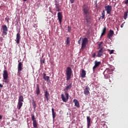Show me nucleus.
Returning <instances> with one entry per match:
<instances>
[{
    "label": "nucleus",
    "instance_id": "nucleus-1",
    "mask_svg": "<svg viewBox=\"0 0 128 128\" xmlns=\"http://www.w3.org/2000/svg\"><path fill=\"white\" fill-rule=\"evenodd\" d=\"M82 11L84 13L85 18H88V14H90V6L87 4H84L82 6Z\"/></svg>",
    "mask_w": 128,
    "mask_h": 128
},
{
    "label": "nucleus",
    "instance_id": "nucleus-2",
    "mask_svg": "<svg viewBox=\"0 0 128 128\" xmlns=\"http://www.w3.org/2000/svg\"><path fill=\"white\" fill-rule=\"evenodd\" d=\"M72 68L68 66L66 69V80H69L72 78Z\"/></svg>",
    "mask_w": 128,
    "mask_h": 128
},
{
    "label": "nucleus",
    "instance_id": "nucleus-3",
    "mask_svg": "<svg viewBox=\"0 0 128 128\" xmlns=\"http://www.w3.org/2000/svg\"><path fill=\"white\" fill-rule=\"evenodd\" d=\"M24 102V98L22 95H20L18 97V103L17 108L18 110H20L23 106V102Z\"/></svg>",
    "mask_w": 128,
    "mask_h": 128
},
{
    "label": "nucleus",
    "instance_id": "nucleus-4",
    "mask_svg": "<svg viewBox=\"0 0 128 128\" xmlns=\"http://www.w3.org/2000/svg\"><path fill=\"white\" fill-rule=\"evenodd\" d=\"M88 42V40L86 38H82V47L81 49L84 50L86 46V44Z\"/></svg>",
    "mask_w": 128,
    "mask_h": 128
},
{
    "label": "nucleus",
    "instance_id": "nucleus-5",
    "mask_svg": "<svg viewBox=\"0 0 128 128\" xmlns=\"http://www.w3.org/2000/svg\"><path fill=\"white\" fill-rule=\"evenodd\" d=\"M2 34L4 36H6L8 34V28L6 25H2Z\"/></svg>",
    "mask_w": 128,
    "mask_h": 128
},
{
    "label": "nucleus",
    "instance_id": "nucleus-6",
    "mask_svg": "<svg viewBox=\"0 0 128 128\" xmlns=\"http://www.w3.org/2000/svg\"><path fill=\"white\" fill-rule=\"evenodd\" d=\"M65 95H66V98L64 94H62L61 98H62V100L64 102H66L67 100H68V93H67V92H66Z\"/></svg>",
    "mask_w": 128,
    "mask_h": 128
},
{
    "label": "nucleus",
    "instance_id": "nucleus-7",
    "mask_svg": "<svg viewBox=\"0 0 128 128\" xmlns=\"http://www.w3.org/2000/svg\"><path fill=\"white\" fill-rule=\"evenodd\" d=\"M90 88L87 85L84 90V94L85 96H88L90 94Z\"/></svg>",
    "mask_w": 128,
    "mask_h": 128
},
{
    "label": "nucleus",
    "instance_id": "nucleus-8",
    "mask_svg": "<svg viewBox=\"0 0 128 128\" xmlns=\"http://www.w3.org/2000/svg\"><path fill=\"white\" fill-rule=\"evenodd\" d=\"M105 11L106 12L107 14H110L112 11V6L108 5L104 6Z\"/></svg>",
    "mask_w": 128,
    "mask_h": 128
},
{
    "label": "nucleus",
    "instance_id": "nucleus-9",
    "mask_svg": "<svg viewBox=\"0 0 128 128\" xmlns=\"http://www.w3.org/2000/svg\"><path fill=\"white\" fill-rule=\"evenodd\" d=\"M58 18L60 22V24H62V22L63 16L62 12H58Z\"/></svg>",
    "mask_w": 128,
    "mask_h": 128
},
{
    "label": "nucleus",
    "instance_id": "nucleus-10",
    "mask_svg": "<svg viewBox=\"0 0 128 128\" xmlns=\"http://www.w3.org/2000/svg\"><path fill=\"white\" fill-rule=\"evenodd\" d=\"M101 64V62L100 61H98L97 60H96L94 61V65L93 66L92 70L94 71V70L100 66Z\"/></svg>",
    "mask_w": 128,
    "mask_h": 128
},
{
    "label": "nucleus",
    "instance_id": "nucleus-11",
    "mask_svg": "<svg viewBox=\"0 0 128 128\" xmlns=\"http://www.w3.org/2000/svg\"><path fill=\"white\" fill-rule=\"evenodd\" d=\"M21 39L20 34L18 33L16 36V39L15 40L16 42L18 44H19L20 43V40Z\"/></svg>",
    "mask_w": 128,
    "mask_h": 128
},
{
    "label": "nucleus",
    "instance_id": "nucleus-12",
    "mask_svg": "<svg viewBox=\"0 0 128 128\" xmlns=\"http://www.w3.org/2000/svg\"><path fill=\"white\" fill-rule=\"evenodd\" d=\"M8 78V74L7 70H4L3 72V78L4 80H6Z\"/></svg>",
    "mask_w": 128,
    "mask_h": 128
},
{
    "label": "nucleus",
    "instance_id": "nucleus-13",
    "mask_svg": "<svg viewBox=\"0 0 128 128\" xmlns=\"http://www.w3.org/2000/svg\"><path fill=\"white\" fill-rule=\"evenodd\" d=\"M50 94L49 92L48 91V90H44V97L47 101H48L50 100Z\"/></svg>",
    "mask_w": 128,
    "mask_h": 128
},
{
    "label": "nucleus",
    "instance_id": "nucleus-14",
    "mask_svg": "<svg viewBox=\"0 0 128 128\" xmlns=\"http://www.w3.org/2000/svg\"><path fill=\"white\" fill-rule=\"evenodd\" d=\"M18 72H20L22 70V62H20V60H18Z\"/></svg>",
    "mask_w": 128,
    "mask_h": 128
},
{
    "label": "nucleus",
    "instance_id": "nucleus-15",
    "mask_svg": "<svg viewBox=\"0 0 128 128\" xmlns=\"http://www.w3.org/2000/svg\"><path fill=\"white\" fill-rule=\"evenodd\" d=\"M114 34V30H110L109 31V32L108 34L107 38L108 39H111V38L112 37L113 35Z\"/></svg>",
    "mask_w": 128,
    "mask_h": 128
},
{
    "label": "nucleus",
    "instance_id": "nucleus-16",
    "mask_svg": "<svg viewBox=\"0 0 128 128\" xmlns=\"http://www.w3.org/2000/svg\"><path fill=\"white\" fill-rule=\"evenodd\" d=\"M36 92L37 96H38L40 94V86L39 84H36Z\"/></svg>",
    "mask_w": 128,
    "mask_h": 128
},
{
    "label": "nucleus",
    "instance_id": "nucleus-17",
    "mask_svg": "<svg viewBox=\"0 0 128 128\" xmlns=\"http://www.w3.org/2000/svg\"><path fill=\"white\" fill-rule=\"evenodd\" d=\"M103 53H104V49L103 48H100L98 51L97 56L98 57V58L101 57L103 55Z\"/></svg>",
    "mask_w": 128,
    "mask_h": 128
},
{
    "label": "nucleus",
    "instance_id": "nucleus-18",
    "mask_svg": "<svg viewBox=\"0 0 128 128\" xmlns=\"http://www.w3.org/2000/svg\"><path fill=\"white\" fill-rule=\"evenodd\" d=\"M73 102L74 104V106L77 107L78 108H80V102L76 99H74L73 100Z\"/></svg>",
    "mask_w": 128,
    "mask_h": 128
},
{
    "label": "nucleus",
    "instance_id": "nucleus-19",
    "mask_svg": "<svg viewBox=\"0 0 128 128\" xmlns=\"http://www.w3.org/2000/svg\"><path fill=\"white\" fill-rule=\"evenodd\" d=\"M43 78L45 80H46L47 82H50V76H46V73L43 74Z\"/></svg>",
    "mask_w": 128,
    "mask_h": 128
},
{
    "label": "nucleus",
    "instance_id": "nucleus-20",
    "mask_svg": "<svg viewBox=\"0 0 128 128\" xmlns=\"http://www.w3.org/2000/svg\"><path fill=\"white\" fill-rule=\"evenodd\" d=\"M87 126L88 128H90V116H87Z\"/></svg>",
    "mask_w": 128,
    "mask_h": 128
},
{
    "label": "nucleus",
    "instance_id": "nucleus-21",
    "mask_svg": "<svg viewBox=\"0 0 128 128\" xmlns=\"http://www.w3.org/2000/svg\"><path fill=\"white\" fill-rule=\"evenodd\" d=\"M86 73L84 69H82V72L80 73V76L82 78H86Z\"/></svg>",
    "mask_w": 128,
    "mask_h": 128
},
{
    "label": "nucleus",
    "instance_id": "nucleus-22",
    "mask_svg": "<svg viewBox=\"0 0 128 128\" xmlns=\"http://www.w3.org/2000/svg\"><path fill=\"white\" fill-rule=\"evenodd\" d=\"M55 6H56V12L61 11L60 6V4H55Z\"/></svg>",
    "mask_w": 128,
    "mask_h": 128
},
{
    "label": "nucleus",
    "instance_id": "nucleus-23",
    "mask_svg": "<svg viewBox=\"0 0 128 128\" xmlns=\"http://www.w3.org/2000/svg\"><path fill=\"white\" fill-rule=\"evenodd\" d=\"M52 118H53V120H54L56 118V112H54V108H52Z\"/></svg>",
    "mask_w": 128,
    "mask_h": 128
},
{
    "label": "nucleus",
    "instance_id": "nucleus-24",
    "mask_svg": "<svg viewBox=\"0 0 128 128\" xmlns=\"http://www.w3.org/2000/svg\"><path fill=\"white\" fill-rule=\"evenodd\" d=\"M32 104L34 109H36V102L34 99L32 100Z\"/></svg>",
    "mask_w": 128,
    "mask_h": 128
},
{
    "label": "nucleus",
    "instance_id": "nucleus-25",
    "mask_svg": "<svg viewBox=\"0 0 128 128\" xmlns=\"http://www.w3.org/2000/svg\"><path fill=\"white\" fill-rule=\"evenodd\" d=\"M102 44H103V42H100V44H98V49H103V48H102Z\"/></svg>",
    "mask_w": 128,
    "mask_h": 128
},
{
    "label": "nucleus",
    "instance_id": "nucleus-26",
    "mask_svg": "<svg viewBox=\"0 0 128 128\" xmlns=\"http://www.w3.org/2000/svg\"><path fill=\"white\" fill-rule=\"evenodd\" d=\"M106 27L105 26V27L103 28V30H102V34H101V36H104L105 34H106Z\"/></svg>",
    "mask_w": 128,
    "mask_h": 128
},
{
    "label": "nucleus",
    "instance_id": "nucleus-27",
    "mask_svg": "<svg viewBox=\"0 0 128 128\" xmlns=\"http://www.w3.org/2000/svg\"><path fill=\"white\" fill-rule=\"evenodd\" d=\"M33 126L34 128H36L38 127V123L36 121L33 122Z\"/></svg>",
    "mask_w": 128,
    "mask_h": 128
},
{
    "label": "nucleus",
    "instance_id": "nucleus-28",
    "mask_svg": "<svg viewBox=\"0 0 128 128\" xmlns=\"http://www.w3.org/2000/svg\"><path fill=\"white\" fill-rule=\"evenodd\" d=\"M72 83H70V84H69V85H68L66 88V90H68L72 88Z\"/></svg>",
    "mask_w": 128,
    "mask_h": 128
},
{
    "label": "nucleus",
    "instance_id": "nucleus-29",
    "mask_svg": "<svg viewBox=\"0 0 128 128\" xmlns=\"http://www.w3.org/2000/svg\"><path fill=\"white\" fill-rule=\"evenodd\" d=\"M128 11H126L124 12V19L126 20L127 18V16H128Z\"/></svg>",
    "mask_w": 128,
    "mask_h": 128
},
{
    "label": "nucleus",
    "instance_id": "nucleus-30",
    "mask_svg": "<svg viewBox=\"0 0 128 128\" xmlns=\"http://www.w3.org/2000/svg\"><path fill=\"white\" fill-rule=\"evenodd\" d=\"M31 116H32V122H36V120L34 115V114H32Z\"/></svg>",
    "mask_w": 128,
    "mask_h": 128
},
{
    "label": "nucleus",
    "instance_id": "nucleus-31",
    "mask_svg": "<svg viewBox=\"0 0 128 128\" xmlns=\"http://www.w3.org/2000/svg\"><path fill=\"white\" fill-rule=\"evenodd\" d=\"M70 37L66 38V44H70Z\"/></svg>",
    "mask_w": 128,
    "mask_h": 128
},
{
    "label": "nucleus",
    "instance_id": "nucleus-32",
    "mask_svg": "<svg viewBox=\"0 0 128 128\" xmlns=\"http://www.w3.org/2000/svg\"><path fill=\"white\" fill-rule=\"evenodd\" d=\"M68 32H70L72 31V28L70 27V26H68Z\"/></svg>",
    "mask_w": 128,
    "mask_h": 128
},
{
    "label": "nucleus",
    "instance_id": "nucleus-33",
    "mask_svg": "<svg viewBox=\"0 0 128 128\" xmlns=\"http://www.w3.org/2000/svg\"><path fill=\"white\" fill-rule=\"evenodd\" d=\"M5 20H6L8 24H9V20H10V18H6Z\"/></svg>",
    "mask_w": 128,
    "mask_h": 128
},
{
    "label": "nucleus",
    "instance_id": "nucleus-34",
    "mask_svg": "<svg viewBox=\"0 0 128 128\" xmlns=\"http://www.w3.org/2000/svg\"><path fill=\"white\" fill-rule=\"evenodd\" d=\"M55 4H59V0H54Z\"/></svg>",
    "mask_w": 128,
    "mask_h": 128
},
{
    "label": "nucleus",
    "instance_id": "nucleus-35",
    "mask_svg": "<svg viewBox=\"0 0 128 128\" xmlns=\"http://www.w3.org/2000/svg\"><path fill=\"white\" fill-rule=\"evenodd\" d=\"M102 16H105V10H103L102 12Z\"/></svg>",
    "mask_w": 128,
    "mask_h": 128
},
{
    "label": "nucleus",
    "instance_id": "nucleus-36",
    "mask_svg": "<svg viewBox=\"0 0 128 128\" xmlns=\"http://www.w3.org/2000/svg\"><path fill=\"white\" fill-rule=\"evenodd\" d=\"M82 38H80V39H79V40H78V44H80V41L82 40Z\"/></svg>",
    "mask_w": 128,
    "mask_h": 128
},
{
    "label": "nucleus",
    "instance_id": "nucleus-37",
    "mask_svg": "<svg viewBox=\"0 0 128 128\" xmlns=\"http://www.w3.org/2000/svg\"><path fill=\"white\" fill-rule=\"evenodd\" d=\"M96 52H94V53L92 54V57L94 58H96Z\"/></svg>",
    "mask_w": 128,
    "mask_h": 128
},
{
    "label": "nucleus",
    "instance_id": "nucleus-38",
    "mask_svg": "<svg viewBox=\"0 0 128 128\" xmlns=\"http://www.w3.org/2000/svg\"><path fill=\"white\" fill-rule=\"evenodd\" d=\"M70 4H72L74 2L75 0H70Z\"/></svg>",
    "mask_w": 128,
    "mask_h": 128
},
{
    "label": "nucleus",
    "instance_id": "nucleus-39",
    "mask_svg": "<svg viewBox=\"0 0 128 128\" xmlns=\"http://www.w3.org/2000/svg\"><path fill=\"white\" fill-rule=\"evenodd\" d=\"M104 16H100V18H99V20H100V18H102V19H104Z\"/></svg>",
    "mask_w": 128,
    "mask_h": 128
},
{
    "label": "nucleus",
    "instance_id": "nucleus-40",
    "mask_svg": "<svg viewBox=\"0 0 128 128\" xmlns=\"http://www.w3.org/2000/svg\"><path fill=\"white\" fill-rule=\"evenodd\" d=\"M114 52V50H111L110 52V54H113Z\"/></svg>",
    "mask_w": 128,
    "mask_h": 128
},
{
    "label": "nucleus",
    "instance_id": "nucleus-41",
    "mask_svg": "<svg viewBox=\"0 0 128 128\" xmlns=\"http://www.w3.org/2000/svg\"><path fill=\"white\" fill-rule=\"evenodd\" d=\"M104 77L106 79H108L109 78V75H104Z\"/></svg>",
    "mask_w": 128,
    "mask_h": 128
},
{
    "label": "nucleus",
    "instance_id": "nucleus-42",
    "mask_svg": "<svg viewBox=\"0 0 128 128\" xmlns=\"http://www.w3.org/2000/svg\"><path fill=\"white\" fill-rule=\"evenodd\" d=\"M124 23H125V22H124V23H122V25L120 26V28H123L124 24Z\"/></svg>",
    "mask_w": 128,
    "mask_h": 128
},
{
    "label": "nucleus",
    "instance_id": "nucleus-43",
    "mask_svg": "<svg viewBox=\"0 0 128 128\" xmlns=\"http://www.w3.org/2000/svg\"><path fill=\"white\" fill-rule=\"evenodd\" d=\"M124 4H128V0H126L125 2H124Z\"/></svg>",
    "mask_w": 128,
    "mask_h": 128
},
{
    "label": "nucleus",
    "instance_id": "nucleus-44",
    "mask_svg": "<svg viewBox=\"0 0 128 128\" xmlns=\"http://www.w3.org/2000/svg\"><path fill=\"white\" fill-rule=\"evenodd\" d=\"M5 80V82L6 83H8L9 82V81H8V79H6V80Z\"/></svg>",
    "mask_w": 128,
    "mask_h": 128
},
{
    "label": "nucleus",
    "instance_id": "nucleus-45",
    "mask_svg": "<svg viewBox=\"0 0 128 128\" xmlns=\"http://www.w3.org/2000/svg\"><path fill=\"white\" fill-rule=\"evenodd\" d=\"M0 88H3V85H2V84H0Z\"/></svg>",
    "mask_w": 128,
    "mask_h": 128
},
{
    "label": "nucleus",
    "instance_id": "nucleus-46",
    "mask_svg": "<svg viewBox=\"0 0 128 128\" xmlns=\"http://www.w3.org/2000/svg\"><path fill=\"white\" fill-rule=\"evenodd\" d=\"M2 116L0 115V120H2Z\"/></svg>",
    "mask_w": 128,
    "mask_h": 128
},
{
    "label": "nucleus",
    "instance_id": "nucleus-47",
    "mask_svg": "<svg viewBox=\"0 0 128 128\" xmlns=\"http://www.w3.org/2000/svg\"><path fill=\"white\" fill-rule=\"evenodd\" d=\"M23 2H27V0H23Z\"/></svg>",
    "mask_w": 128,
    "mask_h": 128
},
{
    "label": "nucleus",
    "instance_id": "nucleus-48",
    "mask_svg": "<svg viewBox=\"0 0 128 128\" xmlns=\"http://www.w3.org/2000/svg\"><path fill=\"white\" fill-rule=\"evenodd\" d=\"M43 63H44V60L43 61Z\"/></svg>",
    "mask_w": 128,
    "mask_h": 128
},
{
    "label": "nucleus",
    "instance_id": "nucleus-49",
    "mask_svg": "<svg viewBox=\"0 0 128 128\" xmlns=\"http://www.w3.org/2000/svg\"><path fill=\"white\" fill-rule=\"evenodd\" d=\"M110 82H111L110 80Z\"/></svg>",
    "mask_w": 128,
    "mask_h": 128
}]
</instances>
